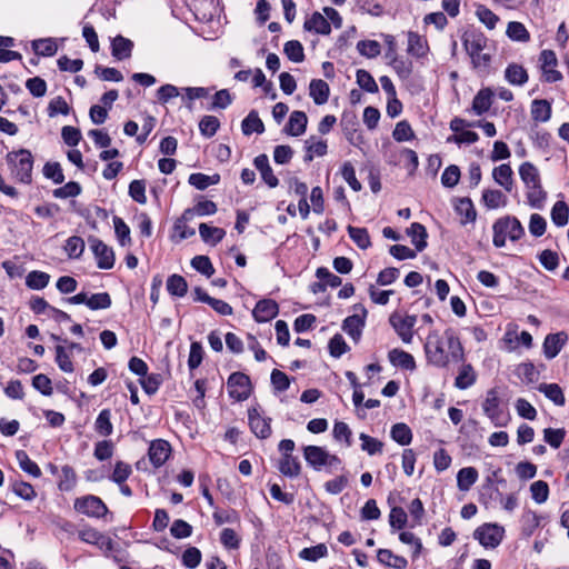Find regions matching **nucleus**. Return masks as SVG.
<instances>
[{
	"mask_svg": "<svg viewBox=\"0 0 569 569\" xmlns=\"http://www.w3.org/2000/svg\"><path fill=\"white\" fill-rule=\"evenodd\" d=\"M425 353L427 362L437 368H447L466 359L465 348L452 328H447L443 333L430 331L426 338Z\"/></svg>",
	"mask_w": 569,
	"mask_h": 569,
	"instance_id": "1",
	"label": "nucleus"
},
{
	"mask_svg": "<svg viewBox=\"0 0 569 569\" xmlns=\"http://www.w3.org/2000/svg\"><path fill=\"white\" fill-rule=\"evenodd\" d=\"M493 246L502 248L506 246L507 239L518 241L525 234V229L518 218L513 216H505L497 219L492 226Z\"/></svg>",
	"mask_w": 569,
	"mask_h": 569,
	"instance_id": "2",
	"label": "nucleus"
},
{
	"mask_svg": "<svg viewBox=\"0 0 569 569\" xmlns=\"http://www.w3.org/2000/svg\"><path fill=\"white\" fill-rule=\"evenodd\" d=\"M6 161L13 178L21 183H31L33 157L27 149L11 151L6 156Z\"/></svg>",
	"mask_w": 569,
	"mask_h": 569,
	"instance_id": "3",
	"label": "nucleus"
},
{
	"mask_svg": "<svg viewBox=\"0 0 569 569\" xmlns=\"http://www.w3.org/2000/svg\"><path fill=\"white\" fill-rule=\"evenodd\" d=\"M482 409L496 427L506 426L510 419L509 413L501 407L498 391L495 388L487 391Z\"/></svg>",
	"mask_w": 569,
	"mask_h": 569,
	"instance_id": "4",
	"label": "nucleus"
},
{
	"mask_svg": "<svg viewBox=\"0 0 569 569\" xmlns=\"http://www.w3.org/2000/svg\"><path fill=\"white\" fill-rule=\"evenodd\" d=\"M303 457L308 465L316 470L322 467H338L341 465V459L336 455H330L326 449L319 446H306L303 448Z\"/></svg>",
	"mask_w": 569,
	"mask_h": 569,
	"instance_id": "5",
	"label": "nucleus"
},
{
	"mask_svg": "<svg viewBox=\"0 0 569 569\" xmlns=\"http://www.w3.org/2000/svg\"><path fill=\"white\" fill-rule=\"evenodd\" d=\"M503 537L505 528L498 523H483L473 532V538L487 549L497 548L501 543Z\"/></svg>",
	"mask_w": 569,
	"mask_h": 569,
	"instance_id": "6",
	"label": "nucleus"
},
{
	"mask_svg": "<svg viewBox=\"0 0 569 569\" xmlns=\"http://www.w3.org/2000/svg\"><path fill=\"white\" fill-rule=\"evenodd\" d=\"M271 418L257 406L248 409V423L252 433L259 439H268L271 433Z\"/></svg>",
	"mask_w": 569,
	"mask_h": 569,
	"instance_id": "7",
	"label": "nucleus"
},
{
	"mask_svg": "<svg viewBox=\"0 0 569 569\" xmlns=\"http://www.w3.org/2000/svg\"><path fill=\"white\" fill-rule=\"evenodd\" d=\"M73 508L77 512L90 518H102L108 513L106 503L99 497L92 495L77 498Z\"/></svg>",
	"mask_w": 569,
	"mask_h": 569,
	"instance_id": "8",
	"label": "nucleus"
},
{
	"mask_svg": "<svg viewBox=\"0 0 569 569\" xmlns=\"http://www.w3.org/2000/svg\"><path fill=\"white\" fill-rule=\"evenodd\" d=\"M228 393L234 401L247 400L252 390L249 377L243 372H233L227 381Z\"/></svg>",
	"mask_w": 569,
	"mask_h": 569,
	"instance_id": "9",
	"label": "nucleus"
},
{
	"mask_svg": "<svg viewBox=\"0 0 569 569\" xmlns=\"http://www.w3.org/2000/svg\"><path fill=\"white\" fill-rule=\"evenodd\" d=\"M389 322L405 343L412 342L417 316L393 312L389 318Z\"/></svg>",
	"mask_w": 569,
	"mask_h": 569,
	"instance_id": "10",
	"label": "nucleus"
},
{
	"mask_svg": "<svg viewBox=\"0 0 569 569\" xmlns=\"http://www.w3.org/2000/svg\"><path fill=\"white\" fill-rule=\"evenodd\" d=\"M79 539L86 543L97 546L104 552H111L114 548V543L111 538L104 536L92 527H86L79 530Z\"/></svg>",
	"mask_w": 569,
	"mask_h": 569,
	"instance_id": "11",
	"label": "nucleus"
},
{
	"mask_svg": "<svg viewBox=\"0 0 569 569\" xmlns=\"http://www.w3.org/2000/svg\"><path fill=\"white\" fill-rule=\"evenodd\" d=\"M89 242L97 259L98 268L106 270L111 269L114 266L113 250L97 238H91Z\"/></svg>",
	"mask_w": 569,
	"mask_h": 569,
	"instance_id": "12",
	"label": "nucleus"
},
{
	"mask_svg": "<svg viewBox=\"0 0 569 569\" xmlns=\"http://www.w3.org/2000/svg\"><path fill=\"white\" fill-rule=\"evenodd\" d=\"M539 60L541 62V70L547 82H557L562 79V74L556 68L558 66V59L552 50H542L540 52Z\"/></svg>",
	"mask_w": 569,
	"mask_h": 569,
	"instance_id": "13",
	"label": "nucleus"
},
{
	"mask_svg": "<svg viewBox=\"0 0 569 569\" xmlns=\"http://www.w3.org/2000/svg\"><path fill=\"white\" fill-rule=\"evenodd\" d=\"M171 453L170 443L162 439L151 441L148 450L149 460L153 467L159 468L166 463Z\"/></svg>",
	"mask_w": 569,
	"mask_h": 569,
	"instance_id": "14",
	"label": "nucleus"
},
{
	"mask_svg": "<svg viewBox=\"0 0 569 569\" xmlns=\"http://www.w3.org/2000/svg\"><path fill=\"white\" fill-rule=\"evenodd\" d=\"M279 312L278 303L272 299H262L257 302L252 316L258 322H268L277 317Z\"/></svg>",
	"mask_w": 569,
	"mask_h": 569,
	"instance_id": "15",
	"label": "nucleus"
},
{
	"mask_svg": "<svg viewBox=\"0 0 569 569\" xmlns=\"http://www.w3.org/2000/svg\"><path fill=\"white\" fill-rule=\"evenodd\" d=\"M567 340L568 336L563 331L548 335L542 345L545 357L547 359H553L560 352Z\"/></svg>",
	"mask_w": 569,
	"mask_h": 569,
	"instance_id": "16",
	"label": "nucleus"
},
{
	"mask_svg": "<svg viewBox=\"0 0 569 569\" xmlns=\"http://www.w3.org/2000/svg\"><path fill=\"white\" fill-rule=\"evenodd\" d=\"M461 366L458 369V375L455 379V387L465 390L473 386L477 381V372L471 363H466L465 360L460 361Z\"/></svg>",
	"mask_w": 569,
	"mask_h": 569,
	"instance_id": "17",
	"label": "nucleus"
},
{
	"mask_svg": "<svg viewBox=\"0 0 569 569\" xmlns=\"http://www.w3.org/2000/svg\"><path fill=\"white\" fill-rule=\"evenodd\" d=\"M307 31L327 36L331 32L330 22L320 12H313L303 23Z\"/></svg>",
	"mask_w": 569,
	"mask_h": 569,
	"instance_id": "18",
	"label": "nucleus"
},
{
	"mask_svg": "<svg viewBox=\"0 0 569 569\" xmlns=\"http://www.w3.org/2000/svg\"><path fill=\"white\" fill-rule=\"evenodd\" d=\"M388 358L392 366L405 370L413 371L417 367L413 356L402 349L395 348L390 350Z\"/></svg>",
	"mask_w": 569,
	"mask_h": 569,
	"instance_id": "19",
	"label": "nucleus"
},
{
	"mask_svg": "<svg viewBox=\"0 0 569 569\" xmlns=\"http://www.w3.org/2000/svg\"><path fill=\"white\" fill-rule=\"evenodd\" d=\"M218 208L217 204L211 200H202L199 201L194 207L188 208L182 213V220L183 221H190L196 216L203 217V216H211L217 212Z\"/></svg>",
	"mask_w": 569,
	"mask_h": 569,
	"instance_id": "20",
	"label": "nucleus"
},
{
	"mask_svg": "<svg viewBox=\"0 0 569 569\" xmlns=\"http://www.w3.org/2000/svg\"><path fill=\"white\" fill-rule=\"evenodd\" d=\"M492 178L496 183L502 187L507 192H511L513 189V171L510 164L502 163L495 167L492 170Z\"/></svg>",
	"mask_w": 569,
	"mask_h": 569,
	"instance_id": "21",
	"label": "nucleus"
},
{
	"mask_svg": "<svg viewBox=\"0 0 569 569\" xmlns=\"http://www.w3.org/2000/svg\"><path fill=\"white\" fill-rule=\"evenodd\" d=\"M407 51L409 54L416 58H423L427 56L429 51L428 42L423 37L418 34L417 32L409 31Z\"/></svg>",
	"mask_w": 569,
	"mask_h": 569,
	"instance_id": "22",
	"label": "nucleus"
},
{
	"mask_svg": "<svg viewBox=\"0 0 569 569\" xmlns=\"http://www.w3.org/2000/svg\"><path fill=\"white\" fill-rule=\"evenodd\" d=\"M505 79L512 86H523L529 76L527 70L519 63H509L505 70Z\"/></svg>",
	"mask_w": 569,
	"mask_h": 569,
	"instance_id": "23",
	"label": "nucleus"
},
{
	"mask_svg": "<svg viewBox=\"0 0 569 569\" xmlns=\"http://www.w3.org/2000/svg\"><path fill=\"white\" fill-rule=\"evenodd\" d=\"M308 123L307 114L303 111H293L286 126L288 134L298 137L305 133Z\"/></svg>",
	"mask_w": 569,
	"mask_h": 569,
	"instance_id": "24",
	"label": "nucleus"
},
{
	"mask_svg": "<svg viewBox=\"0 0 569 569\" xmlns=\"http://www.w3.org/2000/svg\"><path fill=\"white\" fill-rule=\"evenodd\" d=\"M330 89L326 81L313 79L309 84V94L318 106L325 104L329 99Z\"/></svg>",
	"mask_w": 569,
	"mask_h": 569,
	"instance_id": "25",
	"label": "nucleus"
},
{
	"mask_svg": "<svg viewBox=\"0 0 569 569\" xmlns=\"http://www.w3.org/2000/svg\"><path fill=\"white\" fill-rule=\"evenodd\" d=\"M493 92L489 88H483L478 91L472 100V110L476 114L481 116L486 113L492 104Z\"/></svg>",
	"mask_w": 569,
	"mask_h": 569,
	"instance_id": "26",
	"label": "nucleus"
},
{
	"mask_svg": "<svg viewBox=\"0 0 569 569\" xmlns=\"http://www.w3.org/2000/svg\"><path fill=\"white\" fill-rule=\"evenodd\" d=\"M482 202L488 209L493 210L506 207L508 203V198L500 190L485 189L482 191Z\"/></svg>",
	"mask_w": 569,
	"mask_h": 569,
	"instance_id": "27",
	"label": "nucleus"
},
{
	"mask_svg": "<svg viewBox=\"0 0 569 569\" xmlns=\"http://www.w3.org/2000/svg\"><path fill=\"white\" fill-rule=\"evenodd\" d=\"M377 558L380 563L395 569H406L408 566V561L405 557L395 555L389 549H379Z\"/></svg>",
	"mask_w": 569,
	"mask_h": 569,
	"instance_id": "28",
	"label": "nucleus"
},
{
	"mask_svg": "<svg viewBox=\"0 0 569 569\" xmlns=\"http://www.w3.org/2000/svg\"><path fill=\"white\" fill-rule=\"evenodd\" d=\"M478 470L473 467H465L458 471L457 486L460 491H468L477 482Z\"/></svg>",
	"mask_w": 569,
	"mask_h": 569,
	"instance_id": "29",
	"label": "nucleus"
},
{
	"mask_svg": "<svg viewBox=\"0 0 569 569\" xmlns=\"http://www.w3.org/2000/svg\"><path fill=\"white\" fill-rule=\"evenodd\" d=\"M199 233L201 239L211 246L218 244L226 236V231L222 228L211 227L207 223L199 224Z\"/></svg>",
	"mask_w": 569,
	"mask_h": 569,
	"instance_id": "30",
	"label": "nucleus"
},
{
	"mask_svg": "<svg viewBox=\"0 0 569 569\" xmlns=\"http://www.w3.org/2000/svg\"><path fill=\"white\" fill-rule=\"evenodd\" d=\"M408 236L411 238V242L418 251H422L427 247V230L423 224L413 222L407 230Z\"/></svg>",
	"mask_w": 569,
	"mask_h": 569,
	"instance_id": "31",
	"label": "nucleus"
},
{
	"mask_svg": "<svg viewBox=\"0 0 569 569\" xmlns=\"http://www.w3.org/2000/svg\"><path fill=\"white\" fill-rule=\"evenodd\" d=\"M112 56L118 60L127 59L131 56L133 42L122 36H117L111 43Z\"/></svg>",
	"mask_w": 569,
	"mask_h": 569,
	"instance_id": "32",
	"label": "nucleus"
},
{
	"mask_svg": "<svg viewBox=\"0 0 569 569\" xmlns=\"http://www.w3.org/2000/svg\"><path fill=\"white\" fill-rule=\"evenodd\" d=\"M463 46L469 56L483 51L487 38L482 33H470L463 37Z\"/></svg>",
	"mask_w": 569,
	"mask_h": 569,
	"instance_id": "33",
	"label": "nucleus"
},
{
	"mask_svg": "<svg viewBox=\"0 0 569 569\" xmlns=\"http://www.w3.org/2000/svg\"><path fill=\"white\" fill-rule=\"evenodd\" d=\"M531 117L537 122H546L551 117V104L545 99H536L531 103Z\"/></svg>",
	"mask_w": 569,
	"mask_h": 569,
	"instance_id": "34",
	"label": "nucleus"
},
{
	"mask_svg": "<svg viewBox=\"0 0 569 569\" xmlns=\"http://www.w3.org/2000/svg\"><path fill=\"white\" fill-rule=\"evenodd\" d=\"M307 153L305 156V161H312L313 157H322L327 153L328 146L325 140H317L315 137H310L305 141Z\"/></svg>",
	"mask_w": 569,
	"mask_h": 569,
	"instance_id": "35",
	"label": "nucleus"
},
{
	"mask_svg": "<svg viewBox=\"0 0 569 569\" xmlns=\"http://www.w3.org/2000/svg\"><path fill=\"white\" fill-rule=\"evenodd\" d=\"M241 129L246 136H250L253 132L262 133L264 131L263 122L259 118L257 111L251 110L249 112V114L242 120Z\"/></svg>",
	"mask_w": 569,
	"mask_h": 569,
	"instance_id": "36",
	"label": "nucleus"
},
{
	"mask_svg": "<svg viewBox=\"0 0 569 569\" xmlns=\"http://www.w3.org/2000/svg\"><path fill=\"white\" fill-rule=\"evenodd\" d=\"M456 211L463 219L461 220L462 224L473 222L477 218V211L472 201L469 198H461L458 200L456 204Z\"/></svg>",
	"mask_w": 569,
	"mask_h": 569,
	"instance_id": "37",
	"label": "nucleus"
},
{
	"mask_svg": "<svg viewBox=\"0 0 569 569\" xmlns=\"http://www.w3.org/2000/svg\"><path fill=\"white\" fill-rule=\"evenodd\" d=\"M279 471L286 477H298L301 471L298 458L293 456L282 457L279 461Z\"/></svg>",
	"mask_w": 569,
	"mask_h": 569,
	"instance_id": "38",
	"label": "nucleus"
},
{
	"mask_svg": "<svg viewBox=\"0 0 569 569\" xmlns=\"http://www.w3.org/2000/svg\"><path fill=\"white\" fill-rule=\"evenodd\" d=\"M167 290L171 296L184 297L188 291V282L180 274H171L167 279Z\"/></svg>",
	"mask_w": 569,
	"mask_h": 569,
	"instance_id": "39",
	"label": "nucleus"
},
{
	"mask_svg": "<svg viewBox=\"0 0 569 569\" xmlns=\"http://www.w3.org/2000/svg\"><path fill=\"white\" fill-rule=\"evenodd\" d=\"M77 485V475L71 466H63L59 476L58 488L61 491H71Z\"/></svg>",
	"mask_w": 569,
	"mask_h": 569,
	"instance_id": "40",
	"label": "nucleus"
},
{
	"mask_svg": "<svg viewBox=\"0 0 569 569\" xmlns=\"http://www.w3.org/2000/svg\"><path fill=\"white\" fill-rule=\"evenodd\" d=\"M541 516L532 510H525L521 516L522 533L526 537L533 535L535 530L540 526Z\"/></svg>",
	"mask_w": 569,
	"mask_h": 569,
	"instance_id": "41",
	"label": "nucleus"
},
{
	"mask_svg": "<svg viewBox=\"0 0 569 569\" xmlns=\"http://www.w3.org/2000/svg\"><path fill=\"white\" fill-rule=\"evenodd\" d=\"M219 181H220V176L217 173L212 174V176H208L204 173L197 172V173H191L188 179V182L198 190H204L209 186L217 184Z\"/></svg>",
	"mask_w": 569,
	"mask_h": 569,
	"instance_id": "42",
	"label": "nucleus"
},
{
	"mask_svg": "<svg viewBox=\"0 0 569 569\" xmlns=\"http://www.w3.org/2000/svg\"><path fill=\"white\" fill-rule=\"evenodd\" d=\"M94 429L103 437H108L112 433L113 426L111 423V411L109 409L100 411L94 422Z\"/></svg>",
	"mask_w": 569,
	"mask_h": 569,
	"instance_id": "43",
	"label": "nucleus"
},
{
	"mask_svg": "<svg viewBox=\"0 0 569 569\" xmlns=\"http://www.w3.org/2000/svg\"><path fill=\"white\" fill-rule=\"evenodd\" d=\"M507 36L518 42H528L530 40V33L523 23L518 21H511L507 26Z\"/></svg>",
	"mask_w": 569,
	"mask_h": 569,
	"instance_id": "44",
	"label": "nucleus"
},
{
	"mask_svg": "<svg viewBox=\"0 0 569 569\" xmlns=\"http://www.w3.org/2000/svg\"><path fill=\"white\" fill-rule=\"evenodd\" d=\"M539 391L542 392L557 406H563L566 402L562 389L557 383H541Z\"/></svg>",
	"mask_w": 569,
	"mask_h": 569,
	"instance_id": "45",
	"label": "nucleus"
},
{
	"mask_svg": "<svg viewBox=\"0 0 569 569\" xmlns=\"http://www.w3.org/2000/svg\"><path fill=\"white\" fill-rule=\"evenodd\" d=\"M516 376L525 383H532L538 380L539 372L531 362H522L516 367Z\"/></svg>",
	"mask_w": 569,
	"mask_h": 569,
	"instance_id": "46",
	"label": "nucleus"
},
{
	"mask_svg": "<svg viewBox=\"0 0 569 569\" xmlns=\"http://www.w3.org/2000/svg\"><path fill=\"white\" fill-rule=\"evenodd\" d=\"M390 436L401 446H407L412 440L411 429L403 422L393 425L390 431Z\"/></svg>",
	"mask_w": 569,
	"mask_h": 569,
	"instance_id": "47",
	"label": "nucleus"
},
{
	"mask_svg": "<svg viewBox=\"0 0 569 569\" xmlns=\"http://www.w3.org/2000/svg\"><path fill=\"white\" fill-rule=\"evenodd\" d=\"M551 220L557 227H565L569 220V206L565 201H557L551 209Z\"/></svg>",
	"mask_w": 569,
	"mask_h": 569,
	"instance_id": "48",
	"label": "nucleus"
},
{
	"mask_svg": "<svg viewBox=\"0 0 569 569\" xmlns=\"http://www.w3.org/2000/svg\"><path fill=\"white\" fill-rule=\"evenodd\" d=\"M16 457H17L20 468L24 472L29 473L30 476H32L34 478H39L41 476V470H40L39 466L29 458V456L27 455L26 451L18 450L16 452Z\"/></svg>",
	"mask_w": 569,
	"mask_h": 569,
	"instance_id": "49",
	"label": "nucleus"
},
{
	"mask_svg": "<svg viewBox=\"0 0 569 569\" xmlns=\"http://www.w3.org/2000/svg\"><path fill=\"white\" fill-rule=\"evenodd\" d=\"M519 174L527 188L540 183L538 170L530 162H523L520 166Z\"/></svg>",
	"mask_w": 569,
	"mask_h": 569,
	"instance_id": "50",
	"label": "nucleus"
},
{
	"mask_svg": "<svg viewBox=\"0 0 569 569\" xmlns=\"http://www.w3.org/2000/svg\"><path fill=\"white\" fill-rule=\"evenodd\" d=\"M546 192L540 183L527 188V200L530 207L541 209L546 200Z\"/></svg>",
	"mask_w": 569,
	"mask_h": 569,
	"instance_id": "51",
	"label": "nucleus"
},
{
	"mask_svg": "<svg viewBox=\"0 0 569 569\" xmlns=\"http://www.w3.org/2000/svg\"><path fill=\"white\" fill-rule=\"evenodd\" d=\"M32 49L38 56L52 57L56 54L58 46L52 39H39L32 41Z\"/></svg>",
	"mask_w": 569,
	"mask_h": 569,
	"instance_id": "52",
	"label": "nucleus"
},
{
	"mask_svg": "<svg viewBox=\"0 0 569 569\" xmlns=\"http://www.w3.org/2000/svg\"><path fill=\"white\" fill-rule=\"evenodd\" d=\"M349 237L360 248L367 249L371 246L370 237L366 228L348 227Z\"/></svg>",
	"mask_w": 569,
	"mask_h": 569,
	"instance_id": "53",
	"label": "nucleus"
},
{
	"mask_svg": "<svg viewBox=\"0 0 569 569\" xmlns=\"http://www.w3.org/2000/svg\"><path fill=\"white\" fill-rule=\"evenodd\" d=\"M64 250L70 259H79L84 251V241L78 236L67 239Z\"/></svg>",
	"mask_w": 569,
	"mask_h": 569,
	"instance_id": "54",
	"label": "nucleus"
},
{
	"mask_svg": "<svg viewBox=\"0 0 569 569\" xmlns=\"http://www.w3.org/2000/svg\"><path fill=\"white\" fill-rule=\"evenodd\" d=\"M365 326L363 320L359 316L347 317L343 321L342 329L353 339H358Z\"/></svg>",
	"mask_w": 569,
	"mask_h": 569,
	"instance_id": "55",
	"label": "nucleus"
},
{
	"mask_svg": "<svg viewBox=\"0 0 569 569\" xmlns=\"http://www.w3.org/2000/svg\"><path fill=\"white\" fill-rule=\"evenodd\" d=\"M220 127V121L214 116H203L199 122V130L202 136L211 138Z\"/></svg>",
	"mask_w": 569,
	"mask_h": 569,
	"instance_id": "56",
	"label": "nucleus"
},
{
	"mask_svg": "<svg viewBox=\"0 0 569 569\" xmlns=\"http://www.w3.org/2000/svg\"><path fill=\"white\" fill-rule=\"evenodd\" d=\"M356 78H357V83L365 91L370 92V93L378 92V90H379L378 84H377L376 80L373 79V77L367 70H363V69L358 70L356 73Z\"/></svg>",
	"mask_w": 569,
	"mask_h": 569,
	"instance_id": "57",
	"label": "nucleus"
},
{
	"mask_svg": "<svg viewBox=\"0 0 569 569\" xmlns=\"http://www.w3.org/2000/svg\"><path fill=\"white\" fill-rule=\"evenodd\" d=\"M359 439L361 440V449L368 455L373 456L382 452L383 443L377 438L362 432L360 433Z\"/></svg>",
	"mask_w": 569,
	"mask_h": 569,
	"instance_id": "58",
	"label": "nucleus"
},
{
	"mask_svg": "<svg viewBox=\"0 0 569 569\" xmlns=\"http://www.w3.org/2000/svg\"><path fill=\"white\" fill-rule=\"evenodd\" d=\"M50 276L42 271H31L26 279V283L30 289L40 290L47 287Z\"/></svg>",
	"mask_w": 569,
	"mask_h": 569,
	"instance_id": "59",
	"label": "nucleus"
},
{
	"mask_svg": "<svg viewBox=\"0 0 569 569\" xmlns=\"http://www.w3.org/2000/svg\"><path fill=\"white\" fill-rule=\"evenodd\" d=\"M283 51L288 59L293 62H301L305 59L303 47L297 40H290L286 42Z\"/></svg>",
	"mask_w": 569,
	"mask_h": 569,
	"instance_id": "60",
	"label": "nucleus"
},
{
	"mask_svg": "<svg viewBox=\"0 0 569 569\" xmlns=\"http://www.w3.org/2000/svg\"><path fill=\"white\" fill-rule=\"evenodd\" d=\"M81 186L76 181H70L64 186L53 190V197L58 199L74 198L81 193Z\"/></svg>",
	"mask_w": 569,
	"mask_h": 569,
	"instance_id": "61",
	"label": "nucleus"
},
{
	"mask_svg": "<svg viewBox=\"0 0 569 569\" xmlns=\"http://www.w3.org/2000/svg\"><path fill=\"white\" fill-rule=\"evenodd\" d=\"M70 112V107L64 98L58 96L50 100L48 104V116L53 118L58 114L67 116Z\"/></svg>",
	"mask_w": 569,
	"mask_h": 569,
	"instance_id": "62",
	"label": "nucleus"
},
{
	"mask_svg": "<svg viewBox=\"0 0 569 569\" xmlns=\"http://www.w3.org/2000/svg\"><path fill=\"white\" fill-rule=\"evenodd\" d=\"M357 49L361 56L375 58L380 54L381 47L376 40H361L357 43Z\"/></svg>",
	"mask_w": 569,
	"mask_h": 569,
	"instance_id": "63",
	"label": "nucleus"
},
{
	"mask_svg": "<svg viewBox=\"0 0 569 569\" xmlns=\"http://www.w3.org/2000/svg\"><path fill=\"white\" fill-rule=\"evenodd\" d=\"M111 306V298L108 292H99L88 297L87 307L91 310L107 309Z\"/></svg>",
	"mask_w": 569,
	"mask_h": 569,
	"instance_id": "64",
	"label": "nucleus"
}]
</instances>
